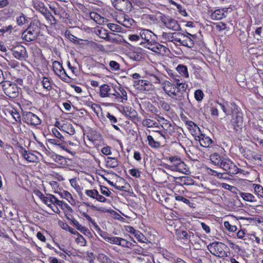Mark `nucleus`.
I'll use <instances>...</instances> for the list:
<instances>
[{
  "label": "nucleus",
  "mask_w": 263,
  "mask_h": 263,
  "mask_svg": "<svg viewBox=\"0 0 263 263\" xmlns=\"http://www.w3.org/2000/svg\"><path fill=\"white\" fill-rule=\"evenodd\" d=\"M176 182L179 184L180 185L183 186H189L193 185L194 181L193 179L189 176H182L178 177L176 179Z\"/></svg>",
  "instance_id": "nucleus-18"
},
{
  "label": "nucleus",
  "mask_w": 263,
  "mask_h": 263,
  "mask_svg": "<svg viewBox=\"0 0 263 263\" xmlns=\"http://www.w3.org/2000/svg\"><path fill=\"white\" fill-rule=\"evenodd\" d=\"M51 158L56 162L59 164L64 165L66 164V158L63 156L57 155L56 154H52L51 155Z\"/></svg>",
  "instance_id": "nucleus-31"
},
{
  "label": "nucleus",
  "mask_w": 263,
  "mask_h": 263,
  "mask_svg": "<svg viewBox=\"0 0 263 263\" xmlns=\"http://www.w3.org/2000/svg\"><path fill=\"white\" fill-rule=\"evenodd\" d=\"M106 166L108 168H115L119 165V162L116 158L108 157L106 160Z\"/></svg>",
  "instance_id": "nucleus-27"
},
{
  "label": "nucleus",
  "mask_w": 263,
  "mask_h": 263,
  "mask_svg": "<svg viewBox=\"0 0 263 263\" xmlns=\"http://www.w3.org/2000/svg\"><path fill=\"white\" fill-rule=\"evenodd\" d=\"M198 138L200 144L202 147H209L212 143V139L205 135H201L200 136H199Z\"/></svg>",
  "instance_id": "nucleus-23"
},
{
  "label": "nucleus",
  "mask_w": 263,
  "mask_h": 263,
  "mask_svg": "<svg viewBox=\"0 0 263 263\" xmlns=\"http://www.w3.org/2000/svg\"><path fill=\"white\" fill-rule=\"evenodd\" d=\"M22 152L21 154L23 157L28 162H34L37 160V157L33 153H30L25 149L21 146Z\"/></svg>",
  "instance_id": "nucleus-17"
},
{
  "label": "nucleus",
  "mask_w": 263,
  "mask_h": 263,
  "mask_svg": "<svg viewBox=\"0 0 263 263\" xmlns=\"http://www.w3.org/2000/svg\"><path fill=\"white\" fill-rule=\"evenodd\" d=\"M180 44L192 48L194 45V41L188 36L182 34V36L180 37Z\"/></svg>",
  "instance_id": "nucleus-20"
},
{
  "label": "nucleus",
  "mask_w": 263,
  "mask_h": 263,
  "mask_svg": "<svg viewBox=\"0 0 263 263\" xmlns=\"http://www.w3.org/2000/svg\"><path fill=\"white\" fill-rule=\"evenodd\" d=\"M208 249L211 254L219 258L227 257L229 249L224 243L215 241L210 243L208 246Z\"/></svg>",
  "instance_id": "nucleus-3"
},
{
  "label": "nucleus",
  "mask_w": 263,
  "mask_h": 263,
  "mask_svg": "<svg viewBox=\"0 0 263 263\" xmlns=\"http://www.w3.org/2000/svg\"><path fill=\"white\" fill-rule=\"evenodd\" d=\"M129 174L136 178H140L141 177V172L138 170L133 168L129 170Z\"/></svg>",
  "instance_id": "nucleus-56"
},
{
  "label": "nucleus",
  "mask_w": 263,
  "mask_h": 263,
  "mask_svg": "<svg viewBox=\"0 0 263 263\" xmlns=\"http://www.w3.org/2000/svg\"><path fill=\"white\" fill-rule=\"evenodd\" d=\"M72 223L77 229L80 232L85 233V231H87V229L80 224L77 220L73 219L72 220Z\"/></svg>",
  "instance_id": "nucleus-48"
},
{
  "label": "nucleus",
  "mask_w": 263,
  "mask_h": 263,
  "mask_svg": "<svg viewBox=\"0 0 263 263\" xmlns=\"http://www.w3.org/2000/svg\"><path fill=\"white\" fill-rule=\"evenodd\" d=\"M119 246H121L122 247L131 249L134 247V245L132 242H129L123 238H121Z\"/></svg>",
  "instance_id": "nucleus-43"
},
{
  "label": "nucleus",
  "mask_w": 263,
  "mask_h": 263,
  "mask_svg": "<svg viewBox=\"0 0 263 263\" xmlns=\"http://www.w3.org/2000/svg\"><path fill=\"white\" fill-rule=\"evenodd\" d=\"M82 215L90 223H91L94 226L95 228L96 229L100 230L99 227L98 226V224L96 223V222L95 221V220L93 219H92L89 215H88L86 213H83L82 214Z\"/></svg>",
  "instance_id": "nucleus-49"
},
{
  "label": "nucleus",
  "mask_w": 263,
  "mask_h": 263,
  "mask_svg": "<svg viewBox=\"0 0 263 263\" xmlns=\"http://www.w3.org/2000/svg\"><path fill=\"white\" fill-rule=\"evenodd\" d=\"M49 143L55 145L63 149L66 150L67 145L64 141V139H50L48 140Z\"/></svg>",
  "instance_id": "nucleus-22"
},
{
  "label": "nucleus",
  "mask_w": 263,
  "mask_h": 263,
  "mask_svg": "<svg viewBox=\"0 0 263 263\" xmlns=\"http://www.w3.org/2000/svg\"><path fill=\"white\" fill-rule=\"evenodd\" d=\"M23 120L28 125H38L41 123V119L35 114L26 111L23 113Z\"/></svg>",
  "instance_id": "nucleus-9"
},
{
  "label": "nucleus",
  "mask_w": 263,
  "mask_h": 263,
  "mask_svg": "<svg viewBox=\"0 0 263 263\" xmlns=\"http://www.w3.org/2000/svg\"><path fill=\"white\" fill-rule=\"evenodd\" d=\"M229 125L231 129L235 131H238L242 128L243 126V113L241 111L231 116Z\"/></svg>",
  "instance_id": "nucleus-7"
},
{
  "label": "nucleus",
  "mask_w": 263,
  "mask_h": 263,
  "mask_svg": "<svg viewBox=\"0 0 263 263\" xmlns=\"http://www.w3.org/2000/svg\"><path fill=\"white\" fill-rule=\"evenodd\" d=\"M109 66L112 70H119L120 68V64L115 61H111L109 62Z\"/></svg>",
  "instance_id": "nucleus-53"
},
{
  "label": "nucleus",
  "mask_w": 263,
  "mask_h": 263,
  "mask_svg": "<svg viewBox=\"0 0 263 263\" xmlns=\"http://www.w3.org/2000/svg\"><path fill=\"white\" fill-rule=\"evenodd\" d=\"M61 127L64 132L70 135H73L75 133V129L73 125L69 123L63 124Z\"/></svg>",
  "instance_id": "nucleus-28"
},
{
  "label": "nucleus",
  "mask_w": 263,
  "mask_h": 263,
  "mask_svg": "<svg viewBox=\"0 0 263 263\" xmlns=\"http://www.w3.org/2000/svg\"><path fill=\"white\" fill-rule=\"evenodd\" d=\"M40 33V27L37 22H31L29 26L23 32L22 38L27 42L35 41Z\"/></svg>",
  "instance_id": "nucleus-2"
},
{
  "label": "nucleus",
  "mask_w": 263,
  "mask_h": 263,
  "mask_svg": "<svg viewBox=\"0 0 263 263\" xmlns=\"http://www.w3.org/2000/svg\"><path fill=\"white\" fill-rule=\"evenodd\" d=\"M160 118L162 120L161 126L162 128L170 135H172L175 132L174 126L163 117H160Z\"/></svg>",
  "instance_id": "nucleus-19"
},
{
  "label": "nucleus",
  "mask_w": 263,
  "mask_h": 263,
  "mask_svg": "<svg viewBox=\"0 0 263 263\" xmlns=\"http://www.w3.org/2000/svg\"><path fill=\"white\" fill-rule=\"evenodd\" d=\"M62 198L66 199L69 203L73 201V198L71 194L67 191H63L59 193Z\"/></svg>",
  "instance_id": "nucleus-40"
},
{
  "label": "nucleus",
  "mask_w": 263,
  "mask_h": 263,
  "mask_svg": "<svg viewBox=\"0 0 263 263\" xmlns=\"http://www.w3.org/2000/svg\"><path fill=\"white\" fill-rule=\"evenodd\" d=\"M108 28L110 29L112 31L120 32L121 31L122 28L119 25L109 23L107 24Z\"/></svg>",
  "instance_id": "nucleus-45"
},
{
  "label": "nucleus",
  "mask_w": 263,
  "mask_h": 263,
  "mask_svg": "<svg viewBox=\"0 0 263 263\" xmlns=\"http://www.w3.org/2000/svg\"><path fill=\"white\" fill-rule=\"evenodd\" d=\"M85 194L87 196H88L92 199H96L97 197L98 191L95 189L91 190H85Z\"/></svg>",
  "instance_id": "nucleus-46"
},
{
  "label": "nucleus",
  "mask_w": 263,
  "mask_h": 263,
  "mask_svg": "<svg viewBox=\"0 0 263 263\" xmlns=\"http://www.w3.org/2000/svg\"><path fill=\"white\" fill-rule=\"evenodd\" d=\"M140 37L146 41V43L150 42V40L153 36H155V34L151 30L148 29H142L140 32Z\"/></svg>",
  "instance_id": "nucleus-21"
},
{
  "label": "nucleus",
  "mask_w": 263,
  "mask_h": 263,
  "mask_svg": "<svg viewBox=\"0 0 263 263\" xmlns=\"http://www.w3.org/2000/svg\"><path fill=\"white\" fill-rule=\"evenodd\" d=\"M164 25L169 29L177 31L181 30L178 21L168 16H165L162 20Z\"/></svg>",
  "instance_id": "nucleus-11"
},
{
  "label": "nucleus",
  "mask_w": 263,
  "mask_h": 263,
  "mask_svg": "<svg viewBox=\"0 0 263 263\" xmlns=\"http://www.w3.org/2000/svg\"><path fill=\"white\" fill-rule=\"evenodd\" d=\"M175 198L176 200L182 202L189 205L190 207L193 206V203L191 202L189 199L182 196L175 194Z\"/></svg>",
  "instance_id": "nucleus-38"
},
{
  "label": "nucleus",
  "mask_w": 263,
  "mask_h": 263,
  "mask_svg": "<svg viewBox=\"0 0 263 263\" xmlns=\"http://www.w3.org/2000/svg\"><path fill=\"white\" fill-rule=\"evenodd\" d=\"M89 15L91 19L99 24H101L103 22L104 18L95 12H90Z\"/></svg>",
  "instance_id": "nucleus-34"
},
{
  "label": "nucleus",
  "mask_w": 263,
  "mask_h": 263,
  "mask_svg": "<svg viewBox=\"0 0 263 263\" xmlns=\"http://www.w3.org/2000/svg\"><path fill=\"white\" fill-rule=\"evenodd\" d=\"M121 237H107L105 238V240L108 242H109L112 244H115L117 245H119V243L121 240Z\"/></svg>",
  "instance_id": "nucleus-42"
},
{
  "label": "nucleus",
  "mask_w": 263,
  "mask_h": 263,
  "mask_svg": "<svg viewBox=\"0 0 263 263\" xmlns=\"http://www.w3.org/2000/svg\"><path fill=\"white\" fill-rule=\"evenodd\" d=\"M122 25L126 28H131L136 25L135 21L128 15H125Z\"/></svg>",
  "instance_id": "nucleus-29"
},
{
  "label": "nucleus",
  "mask_w": 263,
  "mask_h": 263,
  "mask_svg": "<svg viewBox=\"0 0 263 263\" xmlns=\"http://www.w3.org/2000/svg\"><path fill=\"white\" fill-rule=\"evenodd\" d=\"M66 35H67L68 39L71 41L73 42L74 43H79V40L80 39H78V37H77L76 36H74L72 34L70 33L69 32L67 33V32H66Z\"/></svg>",
  "instance_id": "nucleus-61"
},
{
  "label": "nucleus",
  "mask_w": 263,
  "mask_h": 263,
  "mask_svg": "<svg viewBox=\"0 0 263 263\" xmlns=\"http://www.w3.org/2000/svg\"><path fill=\"white\" fill-rule=\"evenodd\" d=\"M159 103L161 106V107L162 109H163L164 110L167 111H168L170 110L171 107H170V104L167 102H166L164 101H160Z\"/></svg>",
  "instance_id": "nucleus-59"
},
{
  "label": "nucleus",
  "mask_w": 263,
  "mask_h": 263,
  "mask_svg": "<svg viewBox=\"0 0 263 263\" xmlns=\"http://www.w3.org/2000/svg\"><path fill=\"white\" fill-rule=\"evenodd\" d=\"M169 160L172 163V165L165 164L164 167L167 170H170L173 171L183 172L185 170V164L184 162L177 157H170Z\"/></svg>",
  "instance_id": "nucleus-5"
},
{
  "label": "nucleus",
  "mask_w": 263,
  "mask_h": 263,
  "mask_svg": "<svg viewBox=\"0 0 263 263\" xmlns=\"http://www.w3.org/2000/svg\"><path fill=\"white\" fill-rule=\"evenodd\" d=\"M181 36H182V33L176 32H163L162 34V37L164 40L169 42L177 43L180 42Z\"/></svg>",
  "instance_id": "nucleus-13"
},
{
  "label": "nucleus",
  "mask_w": 263,
  "mask_h": 263,
  "mask_svg": "<svg viewBox=\"0 0 263 263\" xmlns=\"http://www.w3.org/2000/svg\"><path fill=\"white\" fill-rule=\"evenodd\" d=\"M87 206H89L91 207L93 210L101 212L103 213H111L112 212H114V211L112 209H107L104 207H97L95 206L94 205H89L87 203H85Z\"/></svg>",
  "instance_id": "nucleus-37"
},
{
  "label": "nucleus",
  "mask_w": 263,
  "mask_h": 263,
  "mask_svg": "<svg viewBox=\"0 0 263 263\" xmlns=\"http://www.w3.org/2000/svg\"><path fill=\"white\" fill-rule=\"evenodd\" d=\"M210 158L213 163L219 166H220L223 158L217 153H214L211 155Z\"/></svg>",
  "instance_id": "nucleus-30"
},
{
  "label": "nucleus",
  "mask_w": 263,
  "mask_h": 263,
  "mask_svg": "<svg viewBox=\"0 0 263 263\" xmlns=\"http://www.w3.org/2000/svg\"><path fill=\"white\" fill-rule=\"evenodd\" d=\"M147 140L148 142V145L153 148H158L160 146V144L158 141L154 140L153 137L151 135H148L147 137Z\"/></svg>",
  "instance_id": "nucleus-33"
},
{
  "label": "nucleus",
  "mask_w": 263,
  "mask_h": 263,
  "mask_svg": "<svg viewBox=\"0 0 263 263\" xmlns=\"http://www.w3.org/2000/svg\"><path fill=\"white\" fill-rule=\"evenodd\" d=\"M220 168L226 172V173L232 176L237 174L240 168H238L234 162L228 158H223L219 166Z\"/></svg>",
  "instance_id": "nucleus-4"
},
{
  "label": "nucleus",
  "mask_w": 263,
  "mask_h": 263,
  "mask_svg": "<svg viewBox=\"0 0 263 263\" xmlns=\"http://www.w3.org/2000/svg\"><path fill=\"white\" fill-rule=\"evenodd\" d=\"M217 104L219 105V106L221 107V108L222 109L223 111L224 112V114L227 115V104L228 102H223V103H220L217 102Z\"/></svg>",
  "instance_id": "nucleus-62"
},
{
  "label": "nucleus",
  "mask_w": 263,
  "mask_h": 263,
  "mask_svg": "<svg viewBox=\"0 0 263 263\" xmlns=\"http://www.w3.org/2000/svg\"><path fill=\"white\" fill-rule=\"evenodd\" d=\"M227 116L233 115L239 111H241V109L239 108L236 104L234 102H228L227 104Z\"/></svg>",
  "instance_id": "nucleus-16"
},
{
  "label": "nucleus",
  "mask_w": 263,
  "mask_h": 263,
  "mask_svg": "<svg viewBox=\"0 0 263 263\" xmlns=\"http://www.w3.org/2000/svg\"><path fill=\"white\" fill-rule=\"evenodd\" d=\"M119 90L120 91V95H119L120 98L122 99L121 102H123L124 101H126L127 100V95L126 90L121 87L119 88Z\"/></svg>",
  "instance_id": "nucleus-51"
},
{
  "label": "nucleus",
  "mask_w": 263,
  "mask_h": 263,
  "mask_svg": "<svg viewBox=\"0 0 263 263\" xmlns=\"http://www.w3.org/2000/svg\"><path fill=\"white\" fill-rule=\"evenodd\" d=\"M98 259L102 263H109V257L104 254L100 253L98 256Z\"/></svg>",
  "instance_id": "nucleus-54"
},
{
  "label": "nucleus",
  "mask_w": 263,
  "mask_h": 263,
  "mask_svg": "<svg viewBox=\"0 0 263 263\" xmlns=\"http://www.w3.org/2000/svg\"><path fill=\"white\" fill-rule=\"evenodd\" d=\"M253 186H254V192L256 194H257L258 196H261L263 194V192L262 191L263 190V187L260 184H254Z\"/></svg>",
  "instance_id": "nucleus-50"
},
{
  "label": "nucleus",
  "mask_w": 263,
  "mask_h": 263,
  "mask_svg": "<svg viewBox=\"0 0 263 263\" xmlns=\"http://www.w3.org/2000/svg\"><path fill=\"white\" fill-rule=\"evenodd\" d=\"M226 16L224 9H217L211 14V18L215 20H220Z\"/></svg>",
  "instance_id": "nucleus-26"
},
{
  "label": "nucleus",
  "mask_w": 263,
  "mask_h": 263,
  "mask_svg": "<svg viewBox=\"0 0 263 263\" xmlns=\"http://www.w3.org/2000/svg\"><path fill=\"white\" fill-rule=\"evenodd\" d=\"M134 86L141 91H149L152 85L148 81L145 80H138L134 82Z\"/></svg>",
  "instance_id": "nucleus-14"
},
{
  "label": "nucleus",
  "mask_w": 263,
  "mask_h": 263,
  "mask_svg": "<svg viewBox=\"0 0 263 263\" xmlns=\"http://www.w3.org/2000/svg\"><path fill=\"white\" fill-rule=\"evenodd\" d=\"M42 85L44 88L50 90L51 88L50 83L48 78L44 77L42 81Z\"/></svg>",
  "instance_id": "nucleus-57"
},
{
  "label": "nucleus",
  "mask_w": 263,
  "mask_h": 263,
  "mask_svg": "<svg viewBox=\"0 0 263 263\" xmlns=\"http://www.w3.org/2000/svg\"><path fill=\"white\" fill-rule=\"evenodd\" d=\"M27 21V20L26 18V17L23 14H22V15L18 17L16 19L17 24L19 26L24 24L26 23Z\"/></svg>",
  "instance_id": "nucleus-58"
},
{
  "label": "nucleus",
  "mask_w": 263,
  "mask_h": 263,
  "mask_svg": "<svg viewBox=\"0 0 263 263\" xmlns=\"http://www.w3.org/2000/svg\"><path fill=\"white\" fill-rule=\"evenodd\" d=\"M120 37V35L116 33H111V35L107 34L106 37L104 39L111 42L117 43Z\"/></svg>",
  "instance_id": "nucleus-41"
},
{
  "label": "nucleus",
  "mask_w": 263,
  "mask_h": 263,
  "mask_svg": "<svg viewBox=\"0 0 263 263\" xmlns=\"http://www.w3.org/2000/svg\"><path fill=\"white\" fill-rule=\"evenodd\" d=\"M106 117L109 119L111 124L116 123L117 122V118L112 115H111L109 112H107Z\"/></svg>",
  "instance_id": "nucleus-63"
},
{
  "label": "nucleus",
  "mask_w": 263,
  "mask_h": 263,
  "mask_svg": "<svg viewBox=\"0 0 263 263\" xmlns=\"http://www.w3.org/2000/svg\"><path fill=\"white\" fill-rule=\"evenodd\" d=\"M239 195L242 198L243 200L246 201L250 202H254L256 201L255 197L252 194L241 192L239 194Z\"/></svg>",
  "instance_id": "nucleus-36"
},
{
  "label": "nucleus",
  "mask_w": 263,
  "mask_h": 263,
  "mask_svg": "<svg viewBox=\"0 0 263 263\" xmlns=\"http://www.w3.org/2000/svg\"><path fill=\"white\" fill-rule=\"evenodd\" d=\"M42 201L45 204L47 205L49 207H50L51 208H52V204H53L52 200V199H50V197L49 196V197H46L44 200H42Z\"/></svg>",
  "instance_id": "nucleus-64"
},
{
  "label": "nucleus",
  "mask_w": 263,
  "mask_h": 263,
  "mask_svg": "<svg viewBox=\"0 0 263 263\" xmlns=\"http://www.w3.org/2000/svg\"><path fill=\"white\" fill-rule=\"evenodd\" d=\"M100 189L101 192L103 195L107 197H109L110 196L111 192L109 191L107 187L101 185Z\"/></svg>",
  "instance_id": "nucleus-60"
},
{
  "label": "nucleus",
  "mask_w": 263,
  "mask_h": 263,
  "mask_svg": "<svg viewBox=\"0 0 263 263\" xmlns=\"http://www.w3.org/2000/svg\"><path fill=\"white\" fill-rule=\"evenodd\" d=\"M129 232L135 235L138 241L142 242H144V239H145V238L144 235L139 231L136 230L133 227H130Z\"/></svg>",
  "instance_id": "nucleus-25"
},
{
  "label": "nucleus",
  "mask_w": 263,
  "mask_h": 263,
  "mask_svg": "<svg viewBox=\"0 0 263 263\" xmlns=\"http://www.w3.org/2000/svg\"><path fill=\"white\" fill-rule=\"evenodd\" d=\"M224 227L228 230L230 232H234L236 231L237 228L236 226L234 225H231L229 221H224Z\"/></svg>",
  "instance_id": "nucleus-52"
},
{
  "label": "nucleus",
  "mask_w": 263,
  "mask_h": 263,
  "mask_svg": "<svg viewBox=\"0 0 263 263\" xmlns=\"http://www.w3.org/2000/svg\"><path fill=\"white\" fill-rule=\"evenodd\" d=\"M194 236L193 233L186 231H182L179 234L180 238L184 240H190L191 238L194 237Z\"/></svg>",
  "instance_id": "nucleus-35"
},
{
  "label": "nucleus",
  "mask_w": 263,
  "mask_h": 263,
  "mask_svg": "<svg viewBox=\"0 0 263 263\" xmlns=\"http://www.w3.org/2000/svg\"><path fill=\"white\" fill-rule=\"evenodd\" d=\"M185 124L187 126V129L192 132H196V129L198 128L197 125L191 121H186Z\"/></svg>",
  "instance_id": "nucleus-44"
},
{
  "label": "nucleus",
  "mask_w": 263,
  "mask_h": 263,
  "mask_svg": "<svg viewBox=\"0 0 263 263\" xmlns=\"http://www.w3.org/2000/svg\"><path fill=\"white\" fill-rule=\"evenodd\" d=\"M52 66L53 69L55 74L60 77L61 79L66 81L68 78H69V77L60 62L57 61H54L53 62Z\"/></svg>",
  "instance_id": "nucleus-10"
},
{
  "label": "nucleus",
  "mask_w": 263,
  "mask_h": 263,
  "mask_svg": "<svg viewBox=\"0 0 263 263\" xmlns=\"http://www.w3.org/2000/svg\"><path fill=\"white\" fill-rule=\"evenodd\" d=\"M194 96L196 100L198 101H200L203 99V93L201 90L198 89L195 91Z\"/></svg>",
  "instance_id": "nucleus-55"
},
{
  "label": "nucleus",
  "mask_w": 263,
  "mask_h": 263,
  "mask_svg": "<svg viewBox=\"0 0 263 263\" xmlns=\"http://www.w3.org/2000/svg\"><path fill=\"white\" fill-rule=\"evenodd\" d=\"M176 70L182 77L185 78L189 77L187 68L186 66L179 64L177 66Z\"/></svg>",
  "instance_id": "nucleus-32"
},
{
  "label": "nucleus",
  "mask_w": 263,
  "mask_h": 263,
  "mask_svg": "<svg viewBox=\"0 0 263 263\" xmlns=\"http://www.w3.org/2000/svg\"><path fill=\"white\" fill-rule=\"evenodd\" d=\"M145 47L161 55H165L170 51L168 48L165 46L157 42L153 43L152 41L146 43Z\"/></svg>",
  "instance_id": "nucleus-8"
},
{
  "label": "nucleus",
  "mask_w": 263,
  "mask_h": 263,
  "mask_svg": "<svg viewBox=\"0 0 263 263\" xmlns=\"http://www.w3.org/2000/svg\"><path fill=\"white\" fill-rule=\"evenodd\" d=\"M5 93L10 98H15L18 96V87L16 84L9 81H5L2 85Z\"/></svg>",
  "instance_id": "nucleus-6"
},
{
  "label": "nucleus",
  "mask_w": 263,
  "mask_h": 263,
  "mask_svg": "<svg viewBox=\"0 0 263 263\" xmlns=\"http://www.w3.org/2000/svg\"><path fill=\"white\" fill-rule=\"evenodd\" d=\"M33 8L36 10L39 11L41 14H43L48 9L45 7L44 3L40 0H36L33 2Z\"/></svg>",
  "instance_id": "nucleus-24"
},
{
  "label": "nucleus",
  "mask_w": 263,
  "mask_h": 263,
  "mask_svg": "<svg viewBox=\"0 0 263 263\" xmlns=\"http://www.w3.org/2000/svg\"><path fill=\"white\" fill-rule=\"evenodd\" d=\"M169 2L171 4L177 7L178 11L179 12V13L180 14H181L183 16H187V13H186L185 10L182 6V5H181L180 4H178L177 3H176L175 2H174L173 0H169Z\"/></svg>",
  "instance_id": "nucleus-39"
},
{
  "label": "nucleus",
  "mask_w": 263,
  "mask_h": 263,
  "mask_svg": "<svg viewBox=\"0 0 263 263\" xmlns=\"http://www.w3.org/2000/svg\"><path fill=\"white\" fill-rule=\"evenodd\" d=\"M9 112L15 122L21 121V116L15 109H13L12 110L9 111Z\"/></svg>",
  "instance_id": "nucleus-47"
},
{
  "label": "nucleus",
  "mask_w": 263,
  "mask_h": 263,
  "mask_svg": "<svg viewBox=\"0 0 263 263\" xmlns=\"http://www.w3.org/2000/svg\"><path fill=\"white\" fill-rule=\"evenodd\" d=\"M112 88L107 84H103L100 87V96L102 98H112L114 93L111 92Z\"/></svg>",
  "instance_id": "nucleus-15"
},
{
  "label": "nucleus",
  "mask_w": 263,
  "mask_h": 263,
  "mask_svg": "<svg viewBox=\"0 0 263 263\" xmlns=\"http://www.w3.org/2000/svg\"><path fill=\"white\" fill-rule=\"evenodd\" d=\"M187 86L185 83H179V81L178 80L174 84L167 83L164 87V90L172 99L183 103Z\"/></svg>",
  "instance_id": "nucleus-1"
},
{
  "label": "nucleus",
  "mask_w": 263,
  "mask_h": 263,
  "mask_svg": "<svg viewBox=\"0 0 263 263\" xmlns=\"http://www.w3.org/2000/svg\"><path fill=\"white\" fill-rule=\"evenodd\" d=\"M13 55L19 60H25L28 58L25 47L22 45H18L12 50Z\"/></svg>",
  "instance_id": "nucleus-12"
}]
</instances>
